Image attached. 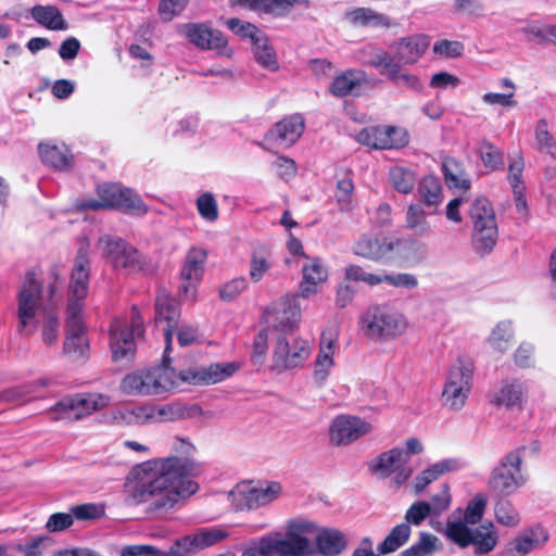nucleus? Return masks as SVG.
<instances>
[{
	"label": "nucleus",
	"instance_id": "obj_48",
	"mask_svg": "<svg viewBox=\"0 0 556 556\" xmlns=\"http://www.w3.org/2000/svg\"><path fill=\"white\" fill-rule=\"evenodd\" d=\"M253 51L256 61L263 67L270 71L278 68L275 50L270 45H268V39L264 34L257 39V41L253 42Z\"/></svg>",
	"mask_w": 556,
	"mask_h": 556
},
{
	"label": "nucleus",
	"instance_id": "obj_3",
	"mask_svg": "<svg viewBox=\"0 0 556 556\" xmlns=\"http://www.w3.org/2000/svg\"><path fill=\"white\" fill-rule=\"evenodd\" d=\"M317 530V526L311 521H290L285 538L279 533L263 536V548H267V553L270 556L274 554H279L280 556L314 555L315 549L305 535Z\"/></svg>",
	"mask_w": 556,
	"mask_h": 556
},
{
	"label": "nucleus",
	"instance_id": "obj_24",
	"mask_svg": "<svg viewBox=\"0 0 556 556\" xmlns=\"http://www.w3.org/2000/svg\"><path fill=\"white\" fill-rule=\"evenodd\" d=\"M206 261V250L198 247H192L189 249L185 258V263L180 270V293L187 295L191 290H194L195 287L200 283L204 274V266Z\"/></svg>",
	"mask_w": 556,
	"mask_h": 556
},
{
	"label": "nucleus",
	"instance_id": "obj_55",
	"mask_svg": "<svg viewBox=\"0 0 556 556\" xmlns=\"http://www.w3.org/2000/svg\"><path fill=\"white\" fill-rule=\"evenodd\" d=\"M197 211L202 219L207 223H215L219 217L218 204L211 192H204L198 197L195 202Z\"/></svg>",
	"mask_w": 556,
	"mask_h": 556
},
{
	"label": "nucleus",
	"instance_id": "obj_53",
	"mask_svg": "<svg viewBox=\"0 0 556 556\" xmlns=\"http://www.w3.org/2000/svg\"><path fill=\"white\" fill-rule=\"evenodd\" d=\"M119 388L127 395H148L150 391L148 384H144L142 369L126 375L122 379Z\"/></svg>",
	"mask_w": 556,
	"mask_h": 556
},
{
	"label": "nucleus",
	"instance_id": "obj_64",
	"mask_svg": "<svg viewBox=\"0 0 556 556\" xmlns=\"http://www.w3.org/2000/svg\"><path fill=\"white\" fill-rule=\"evenodd\" d=\"M189 0H160L157 12L164 22H170L181 14Z\"/></svg>",
	"mask_w": 556,
	"mask_h": 556
},
{
	"label": "nucleus",
	"instance_id": "obj_59",
	"mask_svg": "<svg viewBox=\"0 0 556 556\" xmlns=\"http://www.w3.org/2000/svg\"><path fill=\"white\" fill-rule=\"evenodd\" d=\"M344 279L355 282H364L375 287L381 283L380 274L367 273L356 264H349L344 269Z\"/></svg>",
	"mask_w": 556,
	"mask_h": 556
},
{
	"label": "nucleus",
	"instance_id": "obj_19",
	"mask_svg": "<svg viewBox=\"0 0 556 556\" xmlns=\"http://www.w3.org/2000/svg\"><path fill=\"white\" fill-rule=\"evenodd\" d=\"M371 431V425L359 417L340 415L333 419L329 429L330 441L334 445L350 444Z\"/></svg>",
	"mask_w": 556,
	"mask_h": 556
},
{
	"label": "nucleus",
	"instance_id": "obj_5",
	"mask_svg": "<svg viewBox=\"0 0 556 556\" xmlns=\"http://www.w3.org/2000/svg\"><path fill=\"white\" fill-rule=\"evenodd\" d=\"M472 224L471 244L479 254L490 253L498 239V227L492 203L485 197L477 198L470 205Z\"/></svg>",
	"mask_w": 556,
	"mask_h": 556
},
{
	"label": "nucleus",
	"instance_id": "obj_63",
	"mask_svg": "<svg viewBox=\"0 0 556 556\" xmlns=\"http://www.w3.org/2000/svg\"><path fill=\"white\" fill-rule=\"evenodd\" d=\"M430 508L426 501L414 502L406 510L403 523H408V527L420 526L431 515Z\"/></svg>",
	"mask_w": 556,
	"mask_h": 556
},
{
	"label": "nucleus",
	"instance_id": "obj_36",
	"mask_svg": "<svg viewBox=\"0 0 556 556\" xmlns=\"http://www.w3.org/2000/svg\"><path fill=\"white\" fill-rule=\"evenodd\" d=\"M442 172L448 188L468 190L471 186L466 177L464 164L455 157H446L442 163Z\"/></svg>",
	"mask_w": 556,
	"mask_h": 556
},
{
	"label": "nucleus",
	"instance_id": "obj_12",
	"mask_svg": "<svg viewBox=\"0 0 556 556\" xmlns=\"http://www.w3.org/2000/svg\"><path fill=\"white\" fill-rule=\"evenodd\" d=\"M296 294H287L265 309L267 321L280 336H287L299 327L301 307Z\"/></svg>",
	"mask_w": 556,
	"mask_h": 556
},
{
	"label": "nucleus",
	"instance_id": "obj_26",
	"mask_svg": "<svg viewBox=\"0 0 556 556\" xmlns=\"http://www.w3.org/2000/svg\"><path fill=\"white\" fill-rule=\"evenodd\" d=\"M170 357L165 362L163 359V366L154 367L143 370L144 384H148V395H156L163 392H167L174 389L177 383L175 381L176 372L169 366Z\"/></svg>",
	"mask_w": 556,
	"mask_h": 556
},
{
	"label": "nucleus",
	"instance_id": "obj_25",
	"mask_svg": "<svg viewBox=\"0 0 556 556\" xmlns=\"http://www.w3.org/2000/svg\"><path fill=\"white\" fill-rule=\"evenodd\" d=\"M430 45V38L427 35L415 34L400 38L390 45L394 51L392 58L402 65H413L425 54Z\"/></svg>",
	"mask_w": 556,
	"mask_h": 556
},
{
	"label": "nucleus",
	"instance_id": "obj_52",
	"mask_svg": "<svg viewBox=\"0 0 556 556\" xmlns=\"http://www.w3.org/2000/svg\"><path fill=\"white\" fill-rule=\"evenodd\" d=\"M193 543L198 551L210 547L228 536V532L220 528H203L191 533Z\"/></svg>",
	"mask_w": 556,
	"mask_h": 556
},
{
	"label": "nucleus",
	"instance_id": "obj_42",
	"mask_svg": "<svg viewBox=\"0 0 556 556\" xmlns=\"http://www.w3.org/2000/svg\"><path fill=\"white\" fill-rule=\"evenodd\" d=\"M481 162L489 172L502 170L505 165L502 151L489 140H481L477 150Z\"/></svg>",
	"mask_w": 556,
	"mask_h": 556
},
{
	"label": "nucleus",
	"instance_id": "obj_2",
	"mask_svg": "<svg viewBox=\"0 0 556 556\" xmlns=\"http://www.w3.org/2000/svg\"><path fill=\"white\" fill-rule=\"evenodd\" d=\"M527 447L518 446L505 454L491 470L488 489L496 497H507L517 492L527 482L522 475V455Z\"/></svg>",
	"mask_w": 556,
	"mask_h": 556
},
{
	"label": "nucleus",
	"instance_id": "obj_51",
	"mask_svg": "<svg viewBox=\"0 0 556 556\" xmlns=\"http://www.w3.org/2000/svg\"><path fill=\"white\" fill-rule=\"evenodd\" d=\"M494 513L497 522L503 526L514 528L520 522V515L518 510L506 497H498Z\"/></svg>",
	"mask_w": 556,
	"mask_h": 556
},
{
	"label": "nucleus",
	"instance_id": "obj_54",
	"mask_svg": "<svg viewBox=\"0 0 556 556\" xmlns=\"http://www.w3.org/2000/svg\"><path fill=\"white\" fill-rule=\"evenodd\" d=\"M470 533L471 529L468 528L467 523L464 521H446L445 535L453 543L457 544L459 547H467L470 545Z\"/></svg>",
	"mask_w": 556,
	"mask_h": 556
},
{
	"label": "nucleus",
	"instance_id": "obj_44",
	"mask_svg": "<svg viewBox=\"0 0 556 556\" xmlns=\"http://www.w3.org/2000/svg\"><path fill=\"white\" fill-rule=\"evenodd\" d=\"M118 204L115 210L125 214L142 216L147 214L148 207L138 193L129 188H122L118 193Z\"/></svg>",
	"mask_w": 556,
	"mask_h": 556
},
{
	"label": "nucleus",
	"instance_id": "obj_29",
	"mask_svg": "<svg viewBox=\"0 0 556 556\" xmlns=\"http://www.w3.org/2000/svg\"><path fill=\"white\" fill-rule=\"evenodd\" d=\"M122 186L112 182L100 184L96 188V192L99 199H81L77 202V207L81 211L91 210H112L116 208L118 204L119 195L118 193L122 191Z\"/></svg>",
	"mask_w": 556,
	"mask_h": 556
},
{
	"label": "nucleus",
	"instance_id": "obj_33",
	"mask_svg": "<svg viewBox=\"0 0 556 556\" xmlns=\"http://www.w3.org/2000/svg\"><path fill=\"white\" fill-rule=\"evenodd\" d=\"M31 17L50 30H66L68 23L55 5H35L30 10Z\"/></svg>",
	"mask_w": 556,
	"mask_h": 556
},
{
	"label": "nucleus",
	"instance_id": "obj_58",
	"mask_svg": "<svg viewBox=\"0 0 556 556\" xmlns=\"http://www.w3.org/2000/svg\"><path fill=\"white\" fill-rule=\"evenodd\" d=\"M523 160L522 157H518L509 163L508 166V181L513 188V192L515 195H517V205H519V202L522 201V204H526V201L523 200V190L525 185L521 179L522 172H523Z\"/></svg>",
	"mask_w": 556,
	"mask_h": 556
},
{
	"label": "nucleus",
	"instance_id": "obj_40",
	"mask_svg": "<svg viewBox=\"0 0 556 556\" xmlns=\"http://www.w3.org/2000/svg\"><path fill=\"white\" fill-rule=\"evenodd\" d=\"M271 268L270 251L266 247L254 249L249 263V278L258 283Z\"/></svg>",
	"mask_w": 556,
	"mask_h": 556
},
{
	"label": "nucleus",
	"instance_id": "obj_31",
	"mask_svg": "<svg viewBox=\"0 0 556 556\" xmlns=\"http://www.w3.org/2000/svg\"><path fill=\"white\" fill-rule=\"evenodd\" d=\"M348 21L356 27L391 28L396 23L371 8H355L346 13Z\"/></svg>",
	"mask_w": 556,
	"mask_h": 556
},
{
	"label": "nucleus",
	"instance_id": "obj_21",
	"mask_svg": "<svg viewBox=\"0 0 556 556\" xmlns=\"http://www.w3.org/2000/svg\"><path fill=\"white\" fill-rule=\"evenodd\" d=\"M238 369L237 363H215L207 367L184 369L178 377L181 382L194 386L214 384L231 377Z\"/></svg>",
	"mask_w": 556,
	"mask_h": 556
},
{
	"label": "nucleus",
	"instance_id": "obj_56",
	"mask_svg": "<svg viewBox=\"0 0 556 556\" xmlns=\"http://www.w3.org/2000/svg\"><path fill=\"white\" fill-rule=\"evenodd\" d=\"M502 86L509 89L507 93L488 92L482 96V100L486 104H500L506 108H514L517 105L515 100L516 86L509 78H503L501 80Z\"/></svg>",
	"mask_w": 556,
	"mask_h": 556
},
{
	"label": "nucleus",
	"instance_id": "obj_41",
	"mask_svg": "<svg viewBox=\"0 0 556 556\" xmlns=\"http://www.w3.org/2000/svg\"><path fill=\"white\" fill-rule=\"evenodd\" d=\"M420 201L427 206H437L442 202V185L438 177L428 175L417 186Z\"/></svg>",
	"mask_w": 556,
	"mask_h": 556
},
{
	"label": "nucleus",
	"instance_id": "obj_8",
	"mask_svg": "<svg viewBox=\"0 0 556 556\" xmlns=\"http://www.w3.org/2000/svg\"><path fill=\"white\" fill-rule=\"evenodd\" d=\"M472 364L458 359L450 369L442 391V402L451 409H460L471 389Z\"/></svg>",
	"mask_w": 556,
	"mask_h": 556
},
{
	"label": "nucleus",
	"instance_id": "obj_49",
	"mask_svg": "<svg viewBox=\"0 0 556 556\" xmlns=\"http://www.w3.org/2000/svg\"><path fill=\"white\" fill-rule=\"evenodd\" d=\"M438 538L428 532H420L419 539L399 556H430L438 549Z\"/></svg>",
	"mask_w": 556,
	"mask_h": 556
},
{
	"label": "nucleus",
	"instance_id": "obj_32",
	"mask_svg": "<svg viewBox=\"0 0 556 556\" xmlns=\"http://www.w3.org/2000/svg\"><path fill=\"white\" fill-rule=\"evenodd\" d=\"M470 545H473L476 555H485L492 552L498 542V535L492 522L482 523L471 529Z\"/></svg>",
	"mask_w": 556,
	"mask_h": 556
},
{
	"label": "nucleus",
	"instance_id": "obj_39",
	"mask_svg": "<svg viewBox=\"0 0 556 556\" xmlns=\"http://www.w3.org/2000/svg\"><path fill=\"white\" fill-rule=\"evenodd\" d=\"M410 533L412 528L408 527V523L401 522L396 525L378 545L377 549L379 554L387 555L397 551L408 542Z\"/></svg>",
	"mask_w": 556,
	"mask_h": 556
},
{
	"label": "nucleus",
	"instance_id": "obj_28",
	"mask_svg": "<svg viewBox=\"0 0 556 556\" xmlns=\"http://www.w3.org/2000/svg\"><path fill=\"white\" fill-rule=\"evenodd\" d=\"M307 263L302 267V280L299 295L308 298L317 292V287L328 278V271L321 260L318 257L306 258Z\"/></svg>",
	"mask_w": 556,
	"mask_h": 556
},
{
	"label": "nucleus",
	"instance_id": "obj_23",
	"mask_svg": "<svg viewBox=\"0 0 556 556\" xmlns=\"http://www.w3.org/2000/svg\"><path fill=\"white\" fill-rule=\"evenodd\" d=\"M549 539L548 531L540 523L522 530L505 546L507 556H525L533 549L544 546Z\"/></svg>",
	"mask_w": 556,
	"mask_h": 556
},
{
	"label": "nucleus",
	"instance_id": "obj_62",
	"mask_svg": "<svg viewBox=\"0 0 556 556\" xmlns=\"http://www.w3.org/2000/svg\"><path fill=\"white\" fill-rule=\"evenodd\" d=\"M486 504L488 501L483 494H476L465 508V522L469 525H476L480 522L486 508Z\"/></svg>",
	"mask_w": 556,
	"mask_h": 556
},
{
	"label": "nucleus",
	"instance_id": "obj_11",
	"mask_svg": "<svg viewBox=\"0 0 556 556\" xmlns=\"http://www.w3.org/2000/svg\"><path fill=\"white\" fill-rule=\"evenodd\" d=\"M109 397L102 394H77L58 402L51 412L54 419L76 420L106 406Z\"/></svg>",
	"mask_w": 556,
	"mask_h": 556
},
{
	"label": "nucleus",
	"instance_id": "obj_60",
	"mask_svg": "<svg viewBox=\"0 0 556 556\" xmlns=\"http://www.w3.org/2000/svg\"><path fill=\"white\" fill-rule=\"evenodd\" d=\"M227 27L237 36L241 38L251 39L252 43L263 35V33L252 23L243 22L240 18L232 17L227 20Z\"/></svg>",
	"mask_w": 556,
	"mask_h": 556
},
{
	"label": "nucleus",
	"instance_id": "obj_35",
	"mask_svg": "<svg viewBox=\"0 0 556 556\" xmlns=\"http://www.w3.org/2000/svg\"><path fill=\"white\" fill-rule=\"evenodd\" d=\"M137 418H155L157 421H172L185 419L190 416L189 408L179 404H165L146 413V408L139 407L132 412Z\"/></svg>",
	"mask_w": 556,
	"mask_h": 556
},
{
	"label": "nucleus",
	"instance_id": "obj_61",
	"mask_svg": "<svg viewBox=\"0 0 556 556\" xmlns=\"http://www.w3.org/2000/svg\"><path fill=\"white\" fill-rule=\"evenodd\" d=\"M60 320L52 311L47 312L42 319L41 337L46 345H54L59 338Z\"/></svg>",
	"mask_w": 556,
	"mask_h": 556
},
{
	"label": "nucleus",
	"instance_id": "obj_57",
	"mask_svg": "<svg viewBox=\"0 0 556 556\" xmlns=\"http://www.w3.org/2000/svg\"><path fill=\"white\" fill-rule=\"evenodd\" d=\"M513 338L511 326L509 321H500L492 330L489 342L491 346L500 352L504 353L508 349V343Z\"/></svg>",
	"mask_w": 556,
	"mask_h": 556
},
{
	"label": "nucleus",
	"instance_id": "obj_7",
	"mask_svg": "<svg viewBox=\"0 0 556 556\" xmlns=\"http://www.w3.org/2000/svg\"><path fill=\"white\" fill-rule=\"evenodd\" d=\"M144 333V324L136 305L131 307V321L128 328L112 325L110 330V346L114 362L130 361L136 353L135 339Z\"/></svg>",
	"mask_w": 556,
	"mask_h": 556
},
{
	"label": "nucleus",
	"instance_id": "obj_50",
	"mask_svg": "<svg viewBox=\"0 0 556 556\" xmlns=\"http://www.w3.org/2000/svg\"><path fill=\"white\" fill-rule=\"evenodd\" d=\"M525 397L523 387L519 383L505 384L495 396L497 406L521 407Z\"/></svg>",
	"mask_w": 556,
	"mask_h": 556
},
{
	"label": "nucleus",
	"instance_id": "obj_1",
	"mask_svg": "<svg viewBox=\"0 0 556 556\" xmlns=\"http://www.w3.org/2000/svg\"><path fill=\"white\" fill-rule=\"evenodd\" d=\"M194 469L188 458H164L157 471L144 472L128 486V502L146 505L147 514L161 517L198 491V483L190 479Z\"/></svg>",
	"mask_w": 556,
	"mask_h": 556
},
{
	"label": "nucleus",
	"instance_id": "obj_22",
	"mask_svg": "<svg viewBox=\"0 0 556 556\" xmlns=\"http://www.w3.org/2000/svg\"><path fill=\"white\" fill-rule=\"evenodd\" d=\"M304 128V118L300 114L290 115L277 122L264 139L271 146L288 148L302 136Z\"/></svg>",
	"mask_w": 556,
	"mask_h": 556
},
{
	"label": "nucleus",
	"instance_id": "obj_14",
	"mask_svg": "<svg viewBox=\"0 0 556 556\" xmlns=\"http://www.w3.org/2000/svg\"><path fill=\"white\" fill-rule=\"evenodd\" d=\"M155 321L156 324H165L164 328V361H168V353L172 350L174 331L178 328L181 309L178 301L165 290H160L156 294L155 302Z\"/></svg>",
	"mask_w": 556,
	"mask_h": 556
},
{
	"label": "nucleus",
	"instance_id": "obj_27",
	"mask_svg": "<svg viewBox=\"0 0 556 556\" xmlns=\"http://www.w3.org/2000/svg\"><path fill=\"white\" fill-rule=\"evenodd\" d=\"M231 3L273 16H283L295 5L308 7V0H231Z\"/></svg>",
	"mask_w": 556,
	"mask_h": 556
},
{
	"label": "nucleus",
	"instance_id": "obj_30",
	"mask_svg": "<svg viewBox=\"0 0 556 556\" xmlns=\"http://www.w3.org/2000/svg\"><path fill=\"white\" fill-rule=\"evenodd\" d=\"M316 549L323 556H337L348 546V539L343 532L334 528L319 529L315 536Z\"/></svg>",
	"mask_w": 556,
	"mask_h": 556
},
{
	"label": "nucleus",
	"instance_id": "obj_15",
	"mask_svg": "<svg viewBox=\"0 0 556 556\" xmlns=\"http://www.w3.org/2000/svg\"><path fill=\"white\" fill-rule=\"evenodd\" d=\"M65 328L63 353L75 359L86 358L89 340L81 313H77V307H71V312H66Z\"/></svg>",
	"mask_w": 556,
	"mask_h": 556
},
{
	"label": "nucleus",
	"instance_id": "obj_43",
	"mask_svg": "<svg viewBox=\"0 0 556 556\" xmlns=\"http://www.w3.org/2000/svg\"><path fill=\"white\" fill-rule=\"evenodd\" d=\"M535 146L540 153L548 155L556 160V139L548 130V124L545 118H541L534 129Z\"/></svg>",
	"mask_w": 556,
	"mask_h": 556
},
{
	"label": "nucleus",
	"instance_id": "obj_37",
	"mask_svg": "<svg viewBox=\"0 0 556 556\" xmlns=\"http://www.w3.org/2000/svg\"><path fill=\"white\" fill-rule=\"evenodd\" d=\"M364 77L365 72L361 70H348L334 77L329 90L332 96L343 98L350 94L355 87L359 86Z\"/></svg>",
	"mask_w": 556,
	"mask_h": 556
},
{
	"label": "nucleus",
	"instance_id": "obj_18",
	"mask_svg": "<svg viewBox=\"0 0 556 556\" xmlns=\"http://www.w3.org/2000/svg\"><path fill=\"white\" fill-rule=\"evenodd\" d=\"M178 33L200 50L223 51L228 45V40L220 30L211 28L204 23L181 24Z\"/></svg>",
	"mask_w": 556,
	"mask_h": 556
},
{
	"label": "nucleus",
	"instance_id": "obj_45",
	"mask_svg": "<svg viewBox=\"0 0 556 556\" xmlns=\"http://www.w3.org/2000/svg\"><path fill=\"white\" fill-rule=\"evenodd\" d=\"M356 141L363 146L376 150H389L388 140L384 136L383 125L369 126L359 130L356 135Z\"/></svg>",
	"mask_w": 556,
	"mask_h": 556
},
{
	"label": "nucleus",
	"instance_id": "obj_13",
	"mask_svg": "<svg viewBox=\"0 0 556 556\" xmlns=\"http://www.w3.org/2000/svg\"><path fill=\"white\" fill-rule=\"evenodd\" d=\"M281 490V484L276 481L267 482L265 488L248 482L238 484L231 494L237 509L251 510L276 500Z\"/></svg>",
	"mask_w": 556,
	"mask_h": 556
},
{
	"label": "nucleus",
	"instance_id": "obj_16",
	"mask_svg": "<svg viewBox=\"0 0 556 556\" xmlns=\"http://www.w3.org/2000/svg\"><path fill=\"white\" fill-rule=\"evenodd\" d=\"M400 240H393L384 235H362L353 244V254L376 263L387 262Z\"/></svg>",
	"mask_w": 556,
	"mask_h": 556
},
{
	"label": "nucleus",
	"instance_id": "obj_6",
	"mask_svg": "<svg viewBox=\"0 0 556 556\" xmlns=\"http://www.w3.org/2000/svg\"><path fill=\"white\" fill-rule=\"evenodd\" d=\"M42 300V285L36 279V271L26 273L25 282L17 294V331L31 337L38 328L36 315Z\"/></svg>",
	"mask_w": 556,
	"mask_h": 556
},
{
	"label": "nucleus",
	"instance_id": "obj_46",
	"mask_svg": "<svg viewBox=\"0 0 556 556\" xmlns=\"http://www.w3.org/2000/svg\"><path fill=\"white\" fill-rule=\"evenodd\" d=\"M389 180L397 192L408 194L415 187L416 175L413 170L406 167L395 166L389 172Z\"/></svg>",
	"mask_w": 556,
	"mask_h": 556
},
{
	"label": "nucleus",
	"instance_id": "obj_10",
	"mask_svg": "<svg viewBox=\"0 0 556 556\" xmlns=\"http://www.w3.org/2000/svg\"><path fill=\"white\" fill-rule=\"evenodd\" d=\"M90 281V260L87 245H81L76 253L74 265L71 273L68 287V300L66 312L71 307H77V313H83L85 299L88 295Z\"/></svg>",
	"mask_w": 556,
	"mask_h": 556
},
{
	"label": "nucleus",
	"instance_id": "obj_47",
	"mask_svg": "<svg viewBox=\"0 0 556 556\" xmlns=\"http://www.w3.org/2000/svg\"><path fill=\"white\" fill-rule=\"evenodd\" d=\"M405 228L413 230L418 236L428 235L430 225L427 220V213L420 204H410L407 207Z\"/></svg>",
	"mask_w": 556,
	"mask_h": 556
},
{
	"label": "nucleus",
	"instance_id": "obj_9",
	"mask_svg": "<svg viewBox=\"0 0 556 556\" xmlns=\"http://www.w3.org/2000/svg\"><path fill=\"white\" fill-rule=\"evenodd\" d=\"M103 255L115 269H126L129 273L139 271L146 262L140 252L119 237L104 236L99 240Z\"/></svg>",
	"mask_w": 556,
	"mask_h": 556
},
{
	"label": "nucleus",
	"instance_id": "obj_34",
	"mask_svg": "<svg viewBox=\"0 0 556 556\" xmlns=\"http://www.w3.org/2000/svg\"><path fill=\"white\" fill-rule=\"evenodd\" d=\"M38 152L45 164L58 170H68L72 167L73 156L65 148H60L56 144L40 143Z\"/></svg>",
	"mask_w": 556,
	"mask_h": 556
},
{
	"label": "nucleus",
	"instance_id": "obj_17",
	"mask_svg": "<svg viewBox=\"0 0 556 556\" xmlns=\"http://www.w3.org/2000/svg\"><path fill=\"white\" fill-rule=\"evenodd\" d=\"M309 353L307 341L300 338L290 341L287 336H279L274 350V363L278 368L292 369L300 366Z\"/></svg>",
	"mask_w": 556,
	"mask_h": 556
},
{
	"label": "nucleus",
	"instance_id": "obj_20",
	"mask_svg": "<svg viewBox=\"0 0 556 556\" xmlns=\"http://www.w3.org/2000/svg\"><path fill=\"white\" fill-rule=\"evenodd\" d=\"M370 65L378 68L381 75L396 86H404L413 90L422 88L420 79L416 75L404 72L402 64L395 62L388 51H378L370 61Z\"/></svg>",
	"mask_w": 556,
	"mask_h": 556
},
{
	"label": "nucleus",
	"instance_id": "obj_38",
	"mask_svg": "<svg viewBox=\"0 0 556 556\" xmlns=\"http://www.w3.org/2000/svg\"><path fill=\"white\" fill-rule=\"evenodd\" d=\"M404 450L401 447H393L389 451L382 452L372 465V470L381 477H390L404 462Z\"/></svg>",
	"mask_w": 556,
	"mask_h": 556
},
{
	"label": "nucleus",
	"instance_id": "obj_4",
	"mask_svg": "<svg viewBox=\"0 0 556 556\" xmlns=\"http://www.w3.org/2000/svg\"><path fill=\"white\" fill-rule=\"evenodd\" d=\"M361 326L367 338L388 341L402 336L408 323L399 311L386 304H376L369 306L363 314Z\"/></svg>",
	"mask_w": 556,
	"mask_h": 556
}]
</instances>
